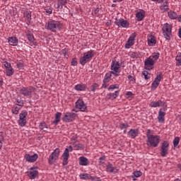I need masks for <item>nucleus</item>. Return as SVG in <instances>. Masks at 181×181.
I'll list each match as a JSON object with an SVG mask.
<instances>
[{"label":"nucleus","mask_w":181,"mask_h":181,"mask_svg":"<svg viewBox=\"0 0 181 181\" xmlns=\"http://www.w3.org/2000/svg\"><path fill=\"white\" fill-rule=\"evenodd\" d=\"M80 177L82 180H88L90 179L91 180V178H93V177H91L89 174L88 173H82V174H80Z\"/></svg>","instance_id":"obj_27"},{"label":"nucleus","mask_w":181,"mask_h":181,"mask_svg":"<svg viewBox=\"0 0 181 181\" xmlns=\"http://www.w3.org/2000/svg\"><path fill=\"white\" fill-rule=\"evenodd\" d=\"M62 117V113L61 112H57L55 115V119L52 122V124L54 125H57L59 122H60V118Z\"/></svg>","instance_id":"obj_23"},{"label":"nucleus","mask_w":181,"mask_h":181,"mask_svg":"<svg viewBox=\"0 0 181 181\" xmlns=\"http://www.w3.org/2000/svg\"><path fill=\"white\" fill-rule=\"evenodd\" d=\"M115 25H117L119 28H128L129 26V23L127 21L124 20L122 18L117 19L115 22Z\"/></svg>","instance_id":"obj_12"},{"label":"nucleus","mask_w":181,"mask_h":181,"mask_svg":"<svg viewBox=\"0 0 181 181\" xmlns=\"http://www.w3.org/2000/svg\"><path fill=\"white\" fill-rule=\"evenodd\" d=\"M18 104H16V105H18V107H23V100H21L19 99H17Z\"/></svg>","instance_id":"obj_45"},{"label":"nucleus","mask_w":181,"mask_h":181,"mask_svg":"<svg viewBox=\"0 0 181 181\" xmlns=\"http://www.w3.org/2000/svg\"><path fill=\"white\" fill-rule=\"evenodd\" d=\"M27 37L29 42H31V43H33V42H35V37H33L30 33L27 34Z\"/></svg>","instance_id":"obj_40"},{"label":"nucleus","mask_w":181,"mask_h":181,"mask_svg":"<svg viewBox=\"0 0 181 181\" xmlns=\"http://www.w3.org/2000/svg\"><path fill=\"white\" fill-rule=\"evenodd\" d=\"M71 66H77V59L74 58L71 61Z\"/></svg>","instance_id":"obj_49"},{"label":"nucleus","mask_w":181,"mask_h":181,"mask_svg":"<svg viewBox=\"0 0 181 181\" xmlns=\"http://www.w3.org/2000/svg\"><path fill=\"white\" fill-rule=\"evenodd\" d=\"M127 95H129L131 97V95H132V92H127Z\"/></svg>","instance_id":"obj_59"},{"label":"nucleus","mask_w":181,"mask_h":181,"mask_svg":"<svg viewBox=\"0 0 181 181\" xmlns=\"http://www.w3.org/2000/svg\"><path fill=\"white\" fill-rule=\"evenodd\" d=\"M119 95V91L116 90L114 93H109L107 97L110 100H115Z\"/></svg>","instance_id":"obj_22"},{"label":"nucleus","mask_w":181,"mask_h":181,"mask_svg":"<svg viewBox=\"0 0 181 181\" xmlns=\"http://www.w3.org/2000/svg\"><path fill=\"white\" fill-rule=\"evenodd\" d=\"M94 12H95V15H97V13H98V10L96 9V10H95Z\"/></svg>","instance_id":"obj_61"},{"label":"nucleus","mask_w":181,"mask_h":181,"mask_svg":"<svg viewBox=\"0 0 181 181\" xmlns=\"http://www.w3.org/2000/svg\"><path fill=\"white\" fill-rule=\"evenodd\" d=\"M128 78L129 80H130V81H134V76H132V75H129Z\"/></svg>","instance_id":"obj_54"},{"label":"nucleus","mask_w":181,"mask_h":181,"mask_svg":"<svg viewBox=\"0 0 181 181\" xmlns=\"http://www.w3.org/2000/svg\"><path fill=\"white\" fill-rule=\"evenodd\" d=\"M62 24L57 21H49L46 24V28L51 32H57V30H60Z\"/></svg>","instance_id":"obj_4"},{"label":"nucleus","mask_w":181,"mask_h":181,"mask_svg":"<svg viewBox=\"0 0 181 181\" xmlns=\"http://www.w3.org/2000/svg\"><path fill=\"white\" fill-rule=\"evenodd\" d=\"M111 70L112 71V74H115V76H118V73L119 71V64L118 62H112V65H111Z\"/></svg>","instance_id":"obj_14"},{"label":"nucleus","mask_w":181,"mask_h":181,"mask_svg":"<svg viewBox=\"0 0 181 181\" xmlns=\"http://www.w3.org/2000/svg\"><path fill=\"white\" fill-rule=\"evenodd\" d=\"M76 117H77V115L76 113L67 112L64 115L62 119L65 122H71V121H74V118H76Z\"/></svg>","instance_id":"obj_10"},{"label":"nucleus","mask_w":181,"mask_h":181,"mask_svg":"<svg viewBox=\"0 0 181 181\" xmlns=\"http://www.w3.org/2000/svg\"><path fill=\"white\" fill-rule=\"evenodd\" d=\"M169 153V143L168 141H163L160 147V155L162 157H166Z\"/></svg>","instance_id":"obj_7"},{"label":"nucleus","mask_w":181,"mask_h":181,"mask_svg":"<svg viewBox=\"0 0 181 181\" xmlns=\"http://www.w3.org/2000/svg\"><path fill=\"white\" fill-rule=\"evenodd\" d=\"M115 88H118V86L117 85H111L108 88V90H115Z\"/></svg>","instance_id":"obj_50"},{"label":"nucleus","mask_w":181,"mask_h":181,"mask_svg":"<svg viewBox=\"0 0 181 181\" xmlns=\"http://www.w3.org/2000/svg\"><path fill=\"white\" fill-rule=\"evenodd\" d=\"M74 149H76V151H78L80 149H81L83 148V145L80 144H76L74 146Z\"/></svg>","instance_id":"obj_43"},{"label":"nucleus","mask_w":181,"mask_h":181,"mask_svg":"<svg viewBox=\"0 0 181 181\" xmlns=\"http://www.w3.org/2000/svg\"><path fill=\"white\" fill-rule=\"evenodd\" d=\"M132 57H133L134 59H135V57H136V55H135V53L132 54Z\"/></svg>","instance_id":"obj_60"},{"label":"nucleus","mask_w":181,"mask_h":181,"mask_svg":"<svg viewBox=\"0 0 181 181\" xmlns=\"http://www.w3.org/2000/svg\"><path fill=\"white\" fill-rule=\"evenodd\" d=\"M158 86H159V76H157L155 81L153 82L151 90H156Z\"/></svg>","instance_id":"obj_26"},{"label":"nucleus","mask_w":181,"mask_h":181,"mask_svg":"<svg viewBox=\"0 0 181 181\" xmlns=\"http://www.w3.org/2000/svg\"><path fill=\"white\" fill-rule=\"evenodd\" d=\"M105 162V157L103 156L99 158V163L100 165L104 164Z\"/></svg>","instance_id":"obj_47"},{"label":"nucleus","mask_w":181,"mask_h":181,"mask_svg":"<svg viewBox=\"0 0 181 181\" xmlns=\"http://www.w3.org/2000/svg\"><path fill=\"white\" fill-rule=\"evenodd\" d=\"M180 141V136H175L173 140V146L174 148H177V145H179V143Z\"/></svg>","instance_id":"obj_35"},{"label":"nucleus","mask_w":181,"mask_h":181,"mask_svg":"<svg viewBox=\"0 0 181 181\" xmlns=\"http://www.w3.org/2000/svg\"><path fill=\"white\" fill-rule=\"evenodd\" d=\"M168 17L170 19H178V14L175 11H168Z\"/></svg>","instance_id":"obj_24"},{"label":"nucleus","mask_w":181,"mask_h":181,"mask_svg":"<svg viewBox=\"0 0 181 181\" xmlns=\"http://www.w3.org/2000/svg\"><path fill=\"white\" fill-rule=\"evenodd\" d=\"M6 76H12L13 74V72H14L13 69L12 68V66H11L10 68H7L6 69Z\"/></svg>","instance_id":"obj_36"},{"label":"nucleus","mask_w":181,"mask_h":181,"mask_svg":"<svg viewBox=\"0 0 181 181\" xmlns=\"http://www.w3.org/2000/svg\"><path fill=\"white\" fill-rule=\"evenodd\" d=\"M111 78V73L106 74L105 78L103 80L104 84L108 83Z\"/></svg>","instance_id":"obj_37"},{"label":"nucleus","mask_w":181,"mask_h":181,"mask_svg":"<svg viewBox=\"0 0 181 181\" xmlns=\"http://www.w3.org/2000/svg\"><path fill=\"white\" fill-rule=\"evenodd\" d=\"M46 12H47V13L50 14V13H52V12H53V11L52 10V8H49V9L46 10Z\"/></svg>","instance_id":"obj_55"},{"label":"nucleus","mask_w":181,"mask_h":181,"mask_svg":"<svg viewBox=\"0 0 181 181\" xmlns=\"http://www.w3.org/2000/svg\"><path fill=\"white\" fill-rule=\"evenodd\" d=\"M93 57H94V52H93V50L85 52L83 56L80 59V64L82 66H84V64L88 63V62L93 59Z\"/></svg>","instance_id":"obj_5"},{"label":"nucleus","mask_w":181,"mask_h":181,"mask_svg":"<svg viewBox=\"0 0 181 181\" xmlns=\"http://www.w3.org/2000/svg\"><path fill=\"white\" fill-rule=\"evenodd\" d=\"M173 25L169 23H165L162 25L163 35L165 40H170L172 36Z\"/></svg>","instance_id":"obj_3"},{"label":"nucleus","mask_w":181,"mask_h":181,"mask_svg":"<svg viewBox=\"0 0 181 181\" xmlns=\"http://www.w3.org/2000/svg\"><path fill=\"white\" fill-rule=\"evenodd\" d=\"M177 21L181 23V14H180V16L178 15Z\"/></svg>","instance_id":"obj_57"},{"label":"nucleus","mask_w":181,"mask_h":181,"mask_svg":"<svg viewBox=\"0 0 181 181\" xmlns=\"http://www.w3.org/2000/svg\"><path fill=\"white\" fill-rule=\"evenodd\" d=\"M174 181H181V180H180V178H176V180H175Z\"/></svg>","instance_id":"obj_63"},{"label":"nucleus","mask_w":181,"mask_h":181,"mask_svg":"<svg viewBox=\"0 0 181 181\" xmlns=\"http://www.w3.org/2000/svg\"><path fill=\"white\" fill-rule=\"evenodd\" d=\"M151 130H148L147 132V145L148 146H158V144H159V136L153 134H149Z\"/></svg>","instance_id":"obj_2"},{"label":"nucleus","mask_w":181,"mask_h":181,"mask_svg":"<svg viewBox=\"0 0 181 181\" xmlns=\"http://www.w3.org/2000/svg\"><path fill=\"white\" fill-rule=\"evenodd\" d=\"M175 59L177 61L176 65L178 66H181V52H178Z\"/></svg>","instance_id":"obj_34"},{"label":"nucleus","mask_w":181,"mask_h":181,"mask_svg":"<svg viewBox=\"0 0 181 181\" xmlns=\"http://www.w3.org/2000/svg\"><path fill=\"white\" fill-rule=\"evenodd\" d=\"M160 10H162L163 12L168 11V2L167 0L164 2L163 5H160Z\"/></svg>","instance_id":"obj_30"},{"label":"nucleus","mask_w":181,"mask_h":181,"mask_svg":"<svg viewBox=\"0 0 181 181\" xmlns=\"http://www.w3.org/2000/svg\"><path fill=\"white\" fill-rule=\"evenodd\" d=\"M92 181H102L100 177H93L91 178Z\"/></svg>","instance_id":"obj_53"},{"label":"nucleus","mask_w":181,"mask_h":181,"mask_svg":"<svg viewBox=\"0 0 181 181\" xmlns=\"http://www.w3.org/2000/svg\"><path fill=\"white\" fill-rule=\"evenodd\" d=\"M134 177H139L142 176V173L141 171H135L133 173Z\"/></svg>","instance_id":"obj_41"},{"label":"nucleus","mask_w":181,"mask_h":181,"mask_svg":"<svg viewBox=\"0 0 181 181\" xmlns=\"http://www.w3.org/2000/svg\"><path fill=\"white\" fill-rule=\"evenodd\" d=\"M39 128L40 129H41V131H43L44 132H47V124H46V123L45 122H41L39 125Z\"/></svg>","instance_id":"obj_31"},{"label":"nucleus","mask_w":181,"mask_h":181,"mask_svg":"<svg viewBox=\"0 0 181 181\" xmlns=\"http://www.w3.org/2000/svg\"><path fill=\"white\" fill-rule=\"evenodd\" d=\"M165 115H166V113H165V110H163L162 108H160V112H159V122H165Z\"/></svg>","instance_id":"obj_20"},{"label":"nucleus","mask_w":181,"mask_h":181,"mask_svg":"<svg viewBox=\"0 0 181 181\" xmlns=\"http://www.w3.org/2000/svg\"><path fill=\"white\" fill-rule=\"evenodd\" d=\"M4 67H6V69H9L11 67V64L9 62H4Z\"/></svg>","instance_id":"obj_51"},{"label":"nucleus","mask_w":181,"mask_h":181,"mask_svg":"<svg viewBox=\"0 0 181 181\" xmlns=\"http://www.w3.org/2000/svg\"><path fill=\"white\" fill-rule=\"evenodd\" d=\"M58 2L61 5L64 6L66 4H67V0H58Z\"/></svg>","instance_id":"obj_48"},{"label":"nucleus","mask_w":181,"mask_h":181,"mask_svg":"<svg viewBox=\"0 0 181 181\" xmlns=\"http://www.w3.org/2000/svg\"><path fill=\"white\" fill-rule=\"evenodd\" d=\"M158 59H159V54L156 52L153 53L151 56L145 60L144 69H146V70H152Z\"/></svg>","instance_id":"obj_1"},{"label":"nucleus","mask_w":181,"mask_h":181,"mask_svg":"<svg viewBox=\"0 0 181 181\" xmlns=\"http://www.w3.org/2000/svg\"><path fill=\"white\" fill-rule=\"evenodd\" d=\"M79 165L81 166H87L88 165V159L86 157H81L79 158Z\"/></svg>","instance_id":"obj_18"},{"label":"nucleus","mask_w":181,"mask_h":181,"mask_svg":"<svg viewBox=\"0 0 181 181\" xmlns=\"http://www.w3.org/2000/svg\"><path fill=\"white\" fill-rule=\"evenodd\" d=\"M32 91H33V87L23 88L20 90V93L23 94V95H25V97L30 95V94H32Z\"/></svg>","instance_id":"obj_15"},{"label":"nucleus","mask_w":181,"mask_h":181,"mask_svg":"<svg viewBox=\"0 0 181 181\" xmlns=\"http://www.w3.org/2000/svg\"><path fill=\"white\" fill-rule=\"evenodd\" d=\"M138 134H139V131L138 129H131L129 132V136H132V138H136L138 136Z\"/></svg>","instance_id":"obj_21"},{"label":"nucleus","mask_w":181,"mask_h":181,"mask_svg":"<svg viewBox=\"0 0 181 181\" xmlns=\"http://www.w3.org/2000/svg\"><path fill=\"white\" fill-rule=\"evenodd\" d=\"M135 37H136V33H134L132 36L129 37L128 41L127 42L125 45L126 49H129L131 46H134V44L135 43Z\"/></svg>","instance_id":"obj_13"},{"label":"nucleus","mask_w":181,"mask_h":181,"mask_svg":"<svg viewBox=\"0 0 181 181\" xmlns=\"http://www.w3.org/2000/svg\"><path fill=\"white\" fill-rule=\"evenodd\" d=\"M2 86V81H0V87Z\"/></svg>","instance_id":"obj_64"},{"label":"nucleus","mask_w":181,"mask_h":181,"mask_svg":"<svg viewBox=\"0 0 181 181\" xmlns=\"http://www.w3.org/2000/svg\"><path fill=\"white\" fill-rule=\"evenodd\" d=\"M76 108L80 110L82 112H86V111H87V105L84 104V101L81 100H78L76 102Z\"/></svg>","instance_id":"obj_11"},{"label":"nucleus","mask_w":181,"mask_h":181,"mask_svg":"<svg viewBox=\"0 0 181 181\" xmlns=\"http://www.w3.org/2000/svg\"><path fill=\"white\" fill-rule=\"evenodd\" d=\"M28 176L30 179H36V177L39 175V172L37 171V168H30L28 172Z\"/></svg>","instance_id":"obj_9"},{"label":"nucleus","mask_w":181,"mask_h":181,"mask_svg":"<svg viewBox=\"0 0 181 181\" xmlns=\"http://www.w3.org/2000/svg\"><path fill=\"white\" fill-rule=\"evenodd\" d=\"M56 160H57V157L55 156L54 155H53L52 153H51V155L49 156V158L48 159V162H49V165H53V163H54V162H56Z\"/></svg>","instance_id":"obj_29"},{"label":"nucleus","mask_w":181,"mask_h":181,"mask_svg":"<svg viewBox=\"0 0 181 181\" xmlns=\"http://www.w3.org/2000/svg\"><path fill=\"white\" fill-rule=\"evenodd\" d=\"M107 172H110V173H118V168L117 167L112 166V164H108L107 165Z\"/></svg>","instance_id":"obj_17"},{"label":"nucleus","mask_w":181,"mask_h":181,"mask_svg":"<svg viewBox=\"0 0 181 181\" xmlns=\"http://www.w3.org/2000/svg\"><path fill=\"white\" fill-rule=\"evenodd\" d=\"M148 74L149 73H148V71H144L142 72V77L145 78V80H149V76H148Z\"/></svg>","instance_id":"obj_39"},{"label":"nucleus","mask_w":181,"mask_h":181,"mask_svg":"<svg viewBox=\"0 0 181 181\" xmlns=\"http://www.w3.org/2000/svg\"><path fill=\"white\" fill-rule=\"evenodd\" d=\"M37 154H34L33 156L30 155V154H25V160H27V162H30V163H33V162H36V160H37Z\"/></svg>","instance_id":"obj_16"},{"label":"nucleus","mask_w":181,"mask_h":181,"mask_svg":"<svg viewBox=\"0 0 181 181\" xmlns=\"http://www.w3.org/2000/svg\"><path fill=\"white\" fill-rule=\"evenodd\" d=\"M52 153L54 156L59 158V156L60 155V148H56Z\"/></svg>","instance_id":"obj_38"},{"label":"nucleus","mask_w":181,"mask_h":181,"mask_svg":"<svg viewBox=\"0 0 181 181\" xmlns=\"http://www.w3.org/2000/svg\"><path fill=\"white\" fill-rule=\"evenodd\" d=\"M21 106H18V105H14L12 109L13 114L18 115V114H19V110H21Z\"/></svg>","instance_id":"obj_32"},{"label":"nucleus","mask_w":181,"mask_h":181,"mask_svg":"<svg viewBox=\"0 0 181 181\" xmlns=\"http://www.w3.org/2000/svg\"><path fill=\"white\" fill-rule=\"evenodd\" d=\"M17 67H18V69H19L20 70H22V69H23V64L20 62V63L17 64Z\"/></svg>","instance_id":"obj_52"},{"label":"nucleus","mask_w":181,"mask_h":181,"mask_svg":"<svg viewBox=\"0 0 181 181\" xmlns=\"http://www.w3.org/2000/svg\"><path fill=\"white\" fill-rule=\"evenodd\" d=\"M8 43L11 46H17L18 45V38L16 37H11L8 38Z\"/></svg>","instance_id":"obj_19"},{"label":"nucleus","mask_w":181,"mask_h":181,"mask_svg":"<svg viewBox=\"0 0 181 181\" xmlns=\"http://www.w3.org/2000/svg\"><path fill=\"white\" fill-rule=\"evenodd\" d=\"M128 127V124L123 123L120 126V129H127Z\"/></svg>","instance_id":"obj_46"},{"label":"nucleus","mask_w":181,"mask_h":181,"mask_svg":"<svg viewBox=\"0 0 181 181\" xmlns=\"http://www.w3.org/2000/svg\"><path fill=\"white\" fill-rule=\"evenodd\" d=\"M148 43L149 46H153L156 43V40L155 39V37L153 35H150L148 37Z\"/></svg>","instance_id":"obj_25"},{"label":"nucleus","mask_w":181,"mask_h":181,"mask_svg":"<svg viewBox=\"0 0 181 181\" xmlns=\"http://www.w3.org/2000/svg\"><path fill=\"white\" fill-rule=\"evenodd\" d=\"M28 116V112L23 110L19 115L18 124L20 127H25L26 125V117Z\"/></svg>","instance_id":"obj_8"},{"label":"nucleus","mask_w":181,"mask_h":181,"mask_svg":"<svg viewBox=\"0 0 181 181\" xmlns=\"http://www.w3.org/2000/svg\"><path fill=\"white\" fill-rule=\"evenodd\" d=\"M159 105V101L157 102H151V106L153 107L154 108H156Z\"/></svg>","instance_id":"obj_44"},{"label":"nucleus","mask_w":181,"mask_h":181,"mask_svg":"<svg viewBox=\"0 0 181 181\" xmlns=\"http://www.w3.org/2000/svg\"><path fill=\"white\" fill-rule=\"evenodd\" d=\"M1 148H2V141H1V140H0V149H1Z\"/></svg>","instance_id":"obj_62"},{"label":"nucleus","mask_w":181,"mask_h":181,"mask_svg":"<svg viewBox=\"0 0 181 181\" xmlns=\"http://www.w3.org/2000/svg\"><path fill=\"white\" fill-rule=\"evenodd\" d=\"M98 88V85L97 83H94L93 85L91 86L90 87V90L93 91V93Z\"/></svg>","instance_id":"obj_42"},{"label":"nucleus","mask_w":181,"mask_h":181,"mask_svg":"<svg viewBox=\"0 0 181 181\" xmlns=\"http://www.w3.org/2000/svg\"><path fill=\"white\" fill-rule=\"evenodd\" d=\"M145 16V12L144 11H139L136 14V17L137 18V21H142Z\"/></svg>","instance_id":"obj_28"},{"label":"nucleus","mask_w":181,"mask_h":181,"mask_svg":"<svg viewBox=\"0 0 181 181\" xmlns=\"http://www.w3.org/2000/svg\"><path fill=\"white\" fill-rule=\"evenodd\" d=\"M75 90L77 91H84L86 90V85L78 84L75 86Z\"/></svg>","instance_id":"obj_33"},{"label":"nucleus","mask_w":181,"mask_h":181,"mask_svg":"<svg viewBox=\"0 0 181 181\" xmlns=\"http://www.w3.org/2000/svg\"><path fill=\"white\" fill-rule=\"evenodd\" d=\"M179 37L181 38V28L178 30Z\"/></svg>","instance_id":"obj_58"},{"label":"nucleus","mask_w":181,"mask_h":181,"mask_svg":"<svg viewBox=\"0 0 181 181\" xmlns=\"http://www.w3.org/2000/svg\"><path fill=\"white\" fill-rule=\"evenodd\" d=\"M0 141H4V136H2V132H0Z\"/></svg>","instance_id":"obj_56"},{"label":"nucleus","mask_w":181,"mask_h":181,"mask_svg":"<svg viewBox=\"0 0 181 181\" xmlns=\"http://www.w3.org/2000/svg\"><path fill=\"white\" fill-rule=\"evenodd\" d=\"M69 152H73V147L71 146H69V148H66L65 149L62 158H63V165H66L69 163V156H70Z\"/></svg>","instance_id":"obj_6"}]
</instances>
